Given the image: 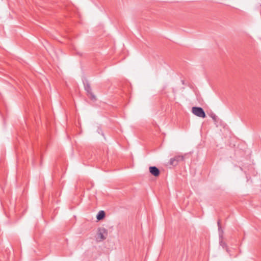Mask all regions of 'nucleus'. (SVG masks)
<instances>
[{
    "label": "nucleus",
    "mask_w": 261,
    "mask_h": 261,
    "mask_svg": "<svg viewBox=\"0 0 261 261\" xmlns=\"http://www.w3.org/2000/svg\"><path fill=\"white\" fill-rule=\"evenodd\" d=\"M170 164L172 166H176L177 164L174 158L170 159Z\"/></svg>",
    "instance_id": "0eeeda50"
},
{
    "label": "nucleus",
    "mask_w": 261,
    "mask_h": 261,
    "mask_svg": "<svg viewBox=\"0 0 261 261\" xmlns=\"http://www.w3.org/2000/svg\"><path fill=\"white\" fill-rule=\"evenodd\" d=\"M218 229H219V232L220 233L221 232H222V230H221V226H220V220H219L218 221Z\"/></svg>",
    "instance_id": "1a4fd4ad"
},
{
    "label": "nucleus",
    "mask_w": 261,
    "mask_h": 261,
    "mask_svg": "<svg viewBox=\"0 0 261 261\" xmlns=\"http://www.w3.org/2000/svg\"><path fill=\"white\" fill-rule=\"evenodd\" d=\"M149 172L154 176H158L160 174V170L155 166L150 167Z\"/></svg>",
    "instance_id": "7ed1b4c3"
},
{
    "label": "nucleus",
    "mask_w": 261,
    "mask_h": 261,
    "mask_svg": "<svg viewBox=\"0 0 261 261\" xmlns=\"http://www.w3.org/2000/svg\"><path fill=\"white\" fill-rule=\"evenodd\" d=\"M85 88L87 92L88 93V94L91 96V99H94L95 96L94 95H93V94L91 92V90L90 86L89 85H87L85 86Z\"/></svg>",
    "instance_id": "20e7f679"
},
{
    "label": "nucleus",
    "mask_w": 261,
    "mask_h": 261,
    "mask_svg": "<svg viewBox=\"0 0 261 261\" xmlns=\"http://www.w3.org/2000/svg\"><path fill=\"white\" fill-rule=\"evenodd\" d=\"M107 235V230L105 228H100L98 229L97 232V240L98 241H102L106 239Z\"/></svg>",
    "instance_id": "f257e3e1"
},
{
    "label": "nucleus",
    "mask_w": 261,
    "mask_h": 261,
    "mask_svg": "<svg viewBox=\"0 0 261 261\" xmlns=\"http://www.w3.org/2000/svg\"><path fill=\"white\" fill-rule=\"evenodd\" d=\"M192 112L195 115L201 118H205L206 117L204 111L202 108L200 107H193L192 109Z\"/></svg>",
    "instance_id": "f03ea898"
},
{
    "label": "nucleus",
    "mask_w": 261,
    "mask_h": 261,
    "mask_svg": "<svg viewBox=\"0 0 261 261\" xmlns=\"http://www.w3.org/2000/svg\"><path fill=\"white\" fill-rule=\"evenodd\" d=\"M174 158L175 159V161L177 163L179 161H183L184 159V156L182 155H177Z\"/></svg>",
    "instance_id": "423d86ee"
},
{
    "label": "nucleus",
    "mask_w": 261,
    "mask_h": 261,
    "mask_svg": "<svg viewBox=\"0 0 261 261\" xmlns=\"http://www.w3.org/2000/svg\"><path fill=\"white\" fill-rule=\"evenodd\" d=\"M105 216V213L103 211H100L98 212L96 216V218L98 220H102Z\"/></svg>",
    "instance_id": "39448f33"
},
{
    "label": "nucleus",
    "mask_w": 261,
    "mask_h": 261,
    "mask_svg": "<svg viewBox=\"0 0 261 261\" xmlns=\"http://www.w3.org/2000/svg\"><path fill=\"white\" fill-rule=\"evenodd\" d=\"M211 117L215 122H217V116L215 114H212Z\"/></svg>",
    "instance_id": "6e6552de"
},
{
    "label": "nucleus",
    "mask_w": 261,
    "mask_h": 261,
    "mask_svg": "<svg viewBox=\"0 0 261 261\" xmlns=\"http://www.w3.org/2000/svg\"><path fill=\"white\" fill-rule=\"evenodd\" d=\"M220 245H221L223 247H224V246L225 245V243H223L222 241H221V242H220Z\"/></svg>",
    "instance_id": "9d476101"
}]
</instances>
